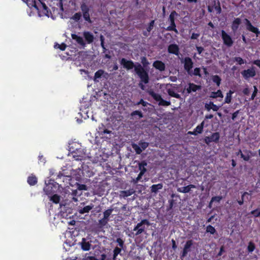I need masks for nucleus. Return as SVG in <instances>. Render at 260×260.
<instances>
[{
    "instance_id": "1",
    "label": "nucleus",
    "mask_w": 260,
    "mask_h": 260,
    "mask_svg": "<svg viewBox=\"0 0 260 260\" xmlns=\"http://www.w3.org/2000/svg\"><path fill=\"white\" fill-rule=\"evenodd\" d=\"M135 71L141 79V81L147 84L149 82V78L148 72L139 63L136 64Z\"/></svg>"
},
{
    "instance_id": "2",
    "label": "nucleus",
    "mask_w": 260,
    "mask_h": 260,
    "mask_svg": "<svg viewBox=\"0 0 260 260\" xmlns=\"http://www.w3.org/2000/svg\"><path fill=\"white\" fill-rule=\"evenodd\" d=\"M150 225V223L148 220H142L141 222L137 223L134 229V231H136L135 235L137 236L144 233L146 227L149 226Z\"/></svg>"
},
{
    "instance_id": "3",
    "label": "nucleus",
    "mask_w": 260,
    "mask_h": 260,
    "mask_svg": "<svg viewBox=\"0 0 260 260\" xmlns=\"http://www.w3.org/2000/svg\"><path fill=\"white\" fill-rule=\"evenodd\" d=\"M113 210V208H109L103 212V217L99 220V225L100 228H103L108 224L110 216Z\"/></svg>"
},
{
    "instance_id": "4",
    "label": "nucleus",
    "mask_w": 260,
    "mask_h": 260,
    "mask_svg": "<svg viewBox=\"0 0 260 260\" xmlns=\"http://www.w3.org/2000/svg\"><path fill=\"white\" fill-rule=\"evenodd\" d=\"M177 15L176 11H174L172 12L169 16V20L170 22L171 25L168 26L166 30L168 31H174L176 33H178V30L176 28V25L175 23V17Z\"/></svg>"
},
{
    "instance_id": "5",
    "label": "nucleus",
    "mask_w": 260,
    "mask_h": 260,
    "mask_svg": "<svg viewBox=\"0 0 260 260\" xmlns=\"http://www.w3.org/2000/svg\"><path fill=\"white\" fill-rule=\"evenodd\" d=\"M241 74L246 80L250 77H253L256 75L255 68L252 67L250 69L244 70L241 72Z\"/></svg>"
},
{
    "instance_id": "6",
    "label": "nucleus",
    "mask_w": 260,
    "mask_h": 260,
    "mask_svg": "<svg viewBox=\"0 0 260 260\" xmlns=\"http://www.w3.org/2000/svg\"><path fill=\"white\" fill-rule=\"evenodd\" d=\"M120 64L123 67L127 70H129L134 68L135 69L136 64L132 60H126L124 58H122L120 61Z\"/></svg>"
},
{
    "instance_id": "7",
    "label": "nucleus",
    "mask_w": 260,
    "mask_h": 260,
    "mask_svg": "<svg viewBox=\"0 0 260 260\" xmlns=\"http://www.w3.org/2000/svg\"><path fill=\"white\" fill-rule=\"evenodd\" d=\"M184 63V69L190 74V71L193 67V62L192 59L189 57H186L184 58L183 61H181Z\"/></svg>"
},
{
    "instance_id": "8",
    "label": "nucleus",
    "mask_w": 260,
    "mask_h": 260,
    "mask_svg": "<svg viewBox=\"0 0 260 260\" xmlns=\"http://www.w3.org/2000/svg\"><path fill=\"white\" fill-rule=\"evenodd\" d=\"M221 37L224 44L228 47L232 46L233 41H232L231 37L224 30L221 31Z\"/></svg>"
},
{
    "instance_id": "9",
    "label": "nucleus",
    "mask_w": 260,
    "mask_h": 260,
    "mask_svg": "<svg viewBox=\"0 0 260 260\" xmlns=\"http://www.w3.org/2000/svg\"><path fill=\"white\" fill-rule=\"evenodd\" d=\"M32 6L38 11L39 16L41 17L42 16L41 12L44 7V3L42 2L40 0L32 1Z\"/></svg>"
},
{
    "instance_id": "10",
    "label": "nucleus",
    "mask_w": 260,
    "mask_h": 260,
    "mask_svg": "<svg viewBox=\"0 0 260 260\" xmlns=\"http://www.w3.org/2000/svg\"><path fill=\"white\" fill-rule=\"evenodd\" d=\"M245 21L246 22L245 24L246 26V28L248 30L255 34L256 36H258V35L260 34V31L258 30V29L253 26L247 19H245Z\"/></svg>"
},
{
    "instance_id": "11",
    "label": "nucleus",
    "mask_w": 260,
    "mask_h": 260,
    "mask_svg": "<svg viewBox=\"0 0 260 260\" xmlns=\"http://www.w3.org/2000/svg\"><path fill=\"white\" fill-rule=\"evenodd\" d=\"M192 245V241L191 240H188L186 242L181 256V258L186 256L187 253L190 251Z\"/></svg>"
},
{
    "instance_id": "12",
    "label": "nucleus",
    "mask_w": 260,
    "mask_h": 260,
    "mask_svg": "<svg viewBox=\"0 0 260 260\" xmlns=\"http://www.w3.org/2000/svg\"><path fill=\"white\" fill-rule=\"evenodd\" d=\"M108 76V73L105 72L103 70H99L95 73L93 80L95 82H99L98 79L101 78L102 76L107 78Z\"/></svg>"
},
{
    "instance_id": "13",
    "label": "nucleus",
    "mask_w": 260,
    "mask_h": 260,
    "mask_svg": "<svg viewBox=\"0 0 260 260\" xmlns=\"http://www.w3.org/2000/svg\"><path fill=\"white\" fill-rule=\"evenodd\" d=\"M153 67L160 72L165 70L166 66L164 62L160 60H156L153 63Z\"/></svg>"
},
{
    "instance_id": "14",
    "label": "nucleus",
    "mask_w": 260,
    "mask_h": 260,
    "mask_svg": "<svg viewBox=\"0 0 260 260\" xmlns=\"http://www.w3.org/2000/svg\"><path fill=\"white\" fill-rule=\"evenodd\" d=\"M83 36L87 43L91 44L93 42L94 38L91 32L89 31H84L83 32Z\"/></svg>"
},
{
    "instance_id": "15",
    "label": "nucleus",
    "mask_w": 260,
    "mask_h": 260,
    "mask_svg": "<svg viewBox=\"0 0 260 260\" xmlns=\"http://www.w3.org/2000/svg\"><path fill=\"white\" fill-rule=\"evenodd\" d=\"M135 192V191L134 189H129L127 190H121L119 192V197L122 198H125L126 197H129Z\"/></svg>"
},
{
    "instance_id": "16",
    "label": "nucleus",
    "mask_w": 260,
    "mask_h": 260,
    "mask_svg": "<svg viewBox=\"0 0 260 260\" xmlns=\"http://www.w3.org/2000/svg\"><path fill=\"white\" fill-rule=\"evenodd\" d=\"M189 87L186 89L188 93H190L191 92H196L198 90L201 89V86L197 85L193 83H189L188 84Z\"/></svg>"
},
{
    "instance_id": "17",
    "label": "nucleus",
    "mask_w": 260,
    "mask_h": 260,
    "mask_svg": "<svg viewBox=\"0 0 260 260\" xmlns=\"http://www.w3.org/2000/svg\"><path fill=\"white\" fill-rule=\"evenodd\" d=\"M80 245L82 249L84 251H88L90 249V243L89 242H87L85 238L82 239Z\"/></svg>"
},
{
    "instance_id": "18",
    "label": "nucleus",
    "mask_w": 260,
    "mask_h": 260,
    "mask_svg": "<svg viewBox=\"0 0 260 260\" xmlns=\"http://www.w3.org/2000/svg\"><path fill=\"white\" fill-rule=\"evenodd\" d=\"M168 52L170 53L178 55L179 53L178 46L176 44H171L168 47Z\"/></svg>"
},
{
    "instance_id": "19",
    "label": "nucleus",
    "mask_w": 260,
    "mask_h": 260,
    "mask_svg": "<svg viewBox=\"0 0 260 260\" xmlns=\"http://www.w3.org/2000/svg\"><path fill=\"white\" fill-rule=\"evenodd\" d=\"M196 188L195 185L190 184L187 186L183 187L181 188H178L177 189V191L180 192L187 193L190 191L191 188Z\"/></svg>"
},
{
    "instance_id": "20",
    "label": "nucleus",
    "mask_w": 260,
    "mask_h": 260,
    "mask_svg": "<svg viewBox=\"0 0 260 260\" xmlns=\"http://www.w3.org/2000/svg\"><path fill=\"white\" fill-rule=\"evenodd\" d=\"M72 38L73 40H76V42L82 46H85L86 44L82 37L78 36L75 34H72Z\"/></svg>"
},
{
    "instance_id": "21",
    "label": "nucleus",
    "mask_w": 260,
    "mask_h": 260,
    "mask_svg": "<svg viewBox=\"0 0 260 260\" xmlns=\"http://www.w3.org/2000/svg\"><path fill=\"white\" fill-rule=\"evenodd\" d=\"M205 107L208 111L212 109L214 111H217L218 110L220 107L214 105L213 102H210L209 104H205Z\"/></svg>"
},
{
    "instance_id": "22",
    "label": "nucleus",
    "mask_w": 260,
    "mask_h": 260,
    "mask_svg": "<svg viewBox=\"0 0 260 260\" xmlns=\"http://www.w3.org/2000/svg\"><path fill=\"white\" fill-rule=\"evenodd\" d=\"M162 187L163 186L161 183L153 185L150 187L151 191L152 193H156L159 190L162 188Z\"/></svg>"
},
{
    "instance_id": "23",
    "label": "nucleus",
    "mask_w": 260,
    "mask_h": 260,
    "mask_svg": "<svg viewBox=\"0 0 260 260\" xmlns=\"http://www.w3.org/2000/svg\"><path fill=\"white\" fill-rule=\"evenodd\" d=\"M93 207V205H88L84 207L83 208L79 209L78 212L80 214H84L86 213H88L90 210H91Z\"/></svg>"
},
{
    "instance_id": "24",
    "label": "nucleus",
    "mask_w": 260,
    "mask_h": 260,
    "mask_svg": "<svg viewBox=\"0 0 260 260\" xmlns=\"http://www.w3.org/2000/svg\"><path fill=\"white\" fill-rule=\"evenodd\" d=\"M241 20L239 18H237L234 20V21L233 22L232 26V29L234 31L237 30V29H238L239 25L241 23Z\"/></svg>"
},
{
    "instance_id": "25",
    "label": "nucleus",
    "mask_w": 260,
    "mask_h": 260,
    "mask_svg": "<svg viewBox=\"0 0 260 260\" xmlns=\"http://www.w3.org/2000/svg\"><path fill=\"white\" fill-rule=\"evenodd\" d=\"M149 95H150L155 101L160 102L162 99L161 95L158 93L154 92L153 91H150L149 92Z\"/></svg>"
},
{
    "instance_id": "26",
    "label": "nucleus",
    "mask_w": 260,
    "mask_h": 260,
    "mask_svg": "<svg viewBox=\"0 0 260 260\" xmlns=\"http://www.w3.org/2000/svg\"><path fill=\"white\" fill-rule=\"evenodd\" d=\"M147 163L144 161L139 163V169L140 170V173H142L143 175L146 172V169L145 168V167L147 166Z\"/></svg>"
},
{
    "instance_id": "27",
    "label": "nucleus",
    "mask_w": 260,
    "mask_h": 260,
    "mask_svg": "<svg viewBox=\"0 0 260 260\" xmlns=\"http://www.w3.org/2000/svg\"><path fill=\"white\" fill-rule=\"evenodd\" d=\"M210 97L211 98H216L217 97H220L222 98L223 95L220 90H217V92H212L210 95Z\"/></svg>"
},
{
    "instance_id": "28",
    "label": "nucleus",
    "mask_w": 260,
    "mask_h": 260,
    "mask_svg": "<svg viewBox=\"0 0 260 260\" xmlns=\"http://www.w3.org/2000/svg\"><path fill=\"white\" fill-rule=\"evenodd\" d=\"M167 92H168V94L170 96H171L172 97H174V98H176L179 99H181V96L179 94L175 93L173 90H172L171 89H168L167 90Z\"/></svg>"
},
{
    "instance_id": "29",
    "label": "nucleus",
    "mask_w": 260,
    "mask_h": 260,
    "mask_svg": "<svg viewBox=\"0 0 260 260\" xmlns=\"http://www.w3.org/2000/svg\"><path fill=\"white\" fill-rule=\"evenodd\" d=\"M27 182L30 185H35L37 182L36 177L35 176H29L28 178Z\"/></svg>"
},
{
    "instance_id": "30",
    "label": "nucleus",
    "mask_w": 260,
    "mask_h": 260,
    "mask_svg": "<svg viewBox=\"0 0 260 260\" xmlns=\"http://www.w3.org/2000/svg\"><path fill=\"white\" fill-rule=\"evenodd\" d=\"M203 126H204V122H202L200 125H198L196 127L195 131L192 134H193L194 135H197L198 134L201 133L203 131Z\"/></svg>"
},
{
    "instance_id": "31",
    "label": "nucleus",
    "mask_w": 260,
    "mask_h": 260,
    "mask_svg": "<svg viewBox=\"0 0 260 260\" xmlns=\"http://www.w3.org/2000/svg\"><path fill=\"white\" fill-rule=\"evenodd\" d=\"M132 148L135 150L136 152L138 154H140L142 152V149L141 148L140 146L138 145L135 143H133L132 144Z\"/></svg>"
},
{
    "instance_id": "32",
    "label": "nucleus",
    "mask_w": 260,
    "mask_h": 260,
    "mask_svg": "<svg viewBox=\"0 0 260 260\" xmlns=\"http://www.w3.org/2000/svg\"><path fill=\"white\" fill-rule=\"evenodd\" d=\"M219 138V134L218 133H213L210 137V139L213 142H217L218 141Z\"/></svg>"
},
{
    "instance_id": "33",
    "label": "nucleus",
    "mask_w": 260,
    "mask_h": 260,
    "mask_svg": "<svg viewBox=\"0 0 260 260\" xmlns=\"http://www.w3.org/2000/svg\"><path fill=\"white\" fill-rule=\"evenodd\" d=\"M213 81L215 83L217 86H219L221 82V79L218 75L213 76L212 77Z\"/></svg>"
},
{
    "instance_id": "34",
    "label": "nucleus",
    "mask_w": 260,
    "mask_h": 260,
    "mask_svg": "<svg viewBox=\"0 0 260 260\" xmlns=\"http://www.w3.org/2000/svg\"><path fill=\"white\" fill-rule=\"evenodd\" d=\"M141 61L143 64V67L144 68L149 64V62L147 60L146 57L143 56L141 58Z\"/></svg>"
},
{
    "instance_id": "35",
    "label": "nucleus",
    "mask_w": 260,
    "mask_h": 260,
    "mask_svg": "<svg viewBox=\"0 0 260 260\" xmlns=\"http://www.w3.org/2000/svg\"><path fill=\"white\" fill-rule=\"evenodd\" d=\"M121 251V249L120 248H119L118 247H116L113 251L114 254H113V259L115 260L116 258V256L118 254H119Z\"/></svg>"
},
{
    "instance_id": "36",
    "label": "nucleus",
    "mask_w": 260,
    "mask_h": 260,
    "mask_svg": "<svg viewBox=\"0 0 260 260\" xmlns=\"http://www.w3.org/2000/svg\"><path fill=\"white\" fill-rule=\"evenodd\" d=\"M51 201H52L54 203H58L59 202L60 198L59 196H58L57 194H54L53 196L50 197Z\"/></svg>"
},
{
    "instance_id": "37",
    "label": "nucleus",
    "mask_w": 260,
    "mask_h": 260,
    "mask_svg": "<svg viewBox=\"0 0 260 260\" xmlns=\"http://www.w3.org/2000/svg\"><path fill=\"white\" fill-rule=\"evenodd\" d=\"M41 14L42 15H45L47 16L48 17H49L48 7L46 6V5L44 3V7H43V9H42Z\"/></svg>"
},
{
    "instance_id": "38",
    "label": "nucleus",
    "mask_w": 260,
    "mask_h": 260,
    "mask_svg": "<svg viewBox=\"0 0 260 260\" xmlns=\"http://www.w3.org/2000/svg\"><path fill=\"white\" fill-rule=\"evenodd\" d=\"M255 246L254 244L252 242H249L248 245L247 247L248 251L249 252H252L255 249Z\"/></svg>"
},
{
    "instance_id": "39",
    "label": "nucleus",
    "mask_w": 260,
    "mask_h": 260,
    "mask_svg": "<svg viewBox=\"0 0 260 260\" xmlns=\"http://www.w3.org/2000/svg\"><path fill=\"white\" fill-rule=\"evenodd\" d=\"M233 93V92L231 90H230L229 92L226 93V95L225 99V103H230L231 101V95Z\"/></svg>"
},
{
    "instance_id": "40",
    "label": "nucleus",
    "mask_w": 260,
    "mask_h": 260,
    "mask_svg": "<svg viewBox=\"0 0 260 260\" xmlns=\"http://www.w3.org/2000/svg\"><path fill=\"white\" fill-rule=\"evenodd\" d=\"M206 232L214 234L216 232V230L213 226L209 225L207 226Z\"/></svg>"
},
{
    "instance_id": "41",
    "label": "nucleus",
    "mask_w": 260,
    "mask_h": 260,
    "mask_svg": "<svg viewBox=\"0 0 260 260\" xmlns=\"http://www.w3.org/2000/svg\"><path fill=\"white\" fill-rule=\"evenodd\" d=\"M81 9L82 13L89 12V8L85 3L81 5Z\"/></svg>"
},
{
    "instance_id": "42",
    "label": "nucleus",
    "mask_w": 260,
    "mask_h": 260,
    "mask_svg": "<svg viewBox=\"0 0 260 260\" xmlns=\"http://www.w3.org/2000/svg\"><path fill=\"white\" fill-rule=\"evenodd\" d=\"M139 146L142 149V151L145 150L149 145V143L145 142H140L139 143Z\"/></svg>"
},
{
    "instance_id": "43",
    "label": "nucleus",
    "mask_w": 260,
    "mask_h": 260,
    "mask_svg": "<svg viewBox=\"0 0 260 260\" xmlns=\"http://www.w3.org/2000/svg\"><path fill=\"white\" fill-rule=\"evenodd\" d=\"M158 105L160 106H168L171 105V103L169 101H165L162 99L159 102Z\"/></svg>"
},
{
    "instance_id": "44",
    "label": "nucleus",
    "mask_w": 260,
    "mask_h": 260,
    "mask_svg": "<svg viewBox=\"0 0 260 260\" xmlns=\"http://www.w3.org/2000/svg\"><path fill=\"white\" fill-rule=\"evenodd\" d=\"M251 214L253 215L254 216L257 217H260V208L256 209L254 210H253L251 212Z\"/></svg>"
},
{
    "instance_id": "45",
    "label": "nucleus",
    "mask_w": 260,
    "mask_h": 260,
    "mask_svg": "<svg viewBox=\"0 0 260 260\" xmlns=\"http://www.w3.org/2000/svg\"><path fill=\"white\" fill-rule=\"evenodd\" d=\"M83 16L84 19L89 23H91L89 12L83 13Z\"/></svg>"
},
{
    "instance_id": "46",
    "label": "nucleus",
    "mask_w": 260,
    "mask_h": 260,
    "mask_svg": "<svg viewBox=\"0 0 260 260\" xmlns=\"http://www.w3.org/2000/svg\"><path fill=\"white\" fill-rule=\"evenodd\" d=\"M54 48H59L61 50H64L66 48V45L64 43L61 44V45H59L58 44H56L54 45Z\"/></svg>"
},
{
    "instance_id": "47",
    "label": "nucleus",
    "mask_w": 260,
    "mask_h": 260,
    "mask_svg": "<svg viewBox=\"0 0 260 260\" xmlns=\"http://www.w3.org/2000/svg\"><path fill=\"white\" fill-rule=\"evenodd\" d=\"M131 115L132 116H134L135 115H138L139 118H142L143 117V114L141 111H133L131 114Z\"/></svg>"
},
{
    "instance_id": "48",
    "label": "nucleus",
    "mask_w": 260,
    "mask_h": 260,
    "mask_svg": "<svg viewBox=\"0 0 260 260\" xmlns=\"http://www.w3.org/2000/svg\"><path fill=\"white\" fill-rule=\"evenodd\" d=\"M81 17V14L80 13H76L74 16L72 17V19L75 20V21H78Z\"/></svg>"
},
{
    "instance_id": "49",
    "label": "nucleus",
    "mask_w": 260,
    "mask_h": 260,
    "mask_svg": "<svg viewBox=\"0 0 260 260\" xmlns=\"http://www.w3.org/2000/svg\"><path fill=\"white\" fill-rule=\"evenodd\" d=\"M234 60L237 61L239 64H242L245 63L244 60L240 57H236L234 58Z\"/></svg>"
},
{
    "instance_id": "50",
    "label": "nucleus",
    "mask_w": 260,
    "mask_h": 260,
    "mask_svg": "<svg viewBox=\"0 0 260 260\" xmlns=\"http://www.w3.org/2000/svg\"><path fill=\"white\" fill-rule=\"evenodd\" d=\"M253 88H254V91H253V93L252 94L251 97L250 98L251 100H254V99L256 96V95L257 94V91H258L257 87L255 86H253Z\"/></svg>"
},
{
    "instance_id": "51",
    "label": "nucleus",
    "mask_w": 260,
    "mask_h": 260,
    "mask_svg": "<svg viewBox=\"0 0 260 260\" xmlns=\"http://www.w3.org/2000/svg\"><path fill=\"white\" fill-rule=\"evenodd\" d=\"M222 198L221 197H214L211 199L210 201V204H212L213 202H219L221 200Z\"/></svg>"
},
{
    "instance_id": "52",
    "label": "nucleus",
    "mask_w": 260,
    "mask_h": 260,
    "mask_svg": "<svg viewBox=\"0 0 260 260\" xmlns=\"http://www.w3.org/2000/svg\"><path fill=\"white\" fill-rule=\"evenodd\" d=\"M77 188L79 190H87V187L84 184H80L78 183L77 184Z\"/></svg>"
},
{
    "instance_id": "53",
    "label": "nucleus",
    "mask_w": 260,
    "mask_h": 260,
    "mask_svg": "<svg viewBox=\"0 0 260 260\" xmlns=\"http://www.w3.org/2000/svg\"><path fill=\"white\" fill-rule=\"evenodd\" d=\"M116 242L118 243L119 246L121 248H123L124 246V241L120 238H117L116 240Z\"/></svg>"
},
{
    "instance_id": "54",
    "label": "nucleus",
    "mask_w": 260,
    "mask_h": 260,
    "mask_svg": "<svg viewBox=\"0 0 260 260\" xmlns=\"http://www.w3.org/2000/svg\"><path fill=\"white\" fill-rule=\"evenodd\" d=\"M240 155L241 157L244 160H248L249 159V156L248 155H244L242 153V151L240 150Z\"/></svg>"
},
{
    "instance_id": "55",
    "label": "nucleus",
    "mask_w": 260,
    "mask_h": 260,
    "mask_svg": "<svg viewBox=\"0 0 260 260\" xmlns=\"http://www.w3.org/2000/svg\"><path fill=\"white\" fill-rule=\"evenodd\" d=\"M193 75L196 76H199V77H201V75L200 74V68H196L194 69L193 71Z\"/></svg>"
},
{
    "instance_id": "56",
    "label": "nucleus",
    "mask_w": 260,
    "mask_h": 260,
    "mask_svg": "<svg viewBox=\"0 0 260 260\" xmlns=\"http://www.w3.org/2000/svg\"><path fill=\"white\" fill-rule=\"evenodd\" d=\"M154 20H152L150 22L149 26L147 28V30L149 32L152 29L153 26H154Z\"/></svg>"
},
{
    "instance_id": "57",
    "label": "nucleus",
    "mask_w": 260,
    "mask_h": 260,
    "mask_svg": "<svg viewBox=\"0 0 260 260\" xmlns=\"http://www.w3.org/2000/svg\"><path fill=\"white\" fill-rule=\"evenodd\" d=\"M52 184H49V185H47L44 188V191H45L46 192V194H48L49 193V190H50V188H52Z\"/></svg>"
},
{
    "instance_id": "58",
    "label": "nucleus",
    "mask_w": 260,
    "mask_h": 260,
    "mask_svg": "<svg viewBox=\"0 0 260 260\" xmlns=\"http://www.w3.org/2000/svg\"><path fill=\"white\" fill-rule=\"evenodd\" d=\"M247 194H248V193L247 192H245L242 194L241 200H240V201H238V203H239V205H242L243 204V202H244V197L245 196H246Z\"/></svg>"
},
{
    "instance_id": "59",
    "label": "nucleus",
    "mask_w": 260,
    "mask_h": 260,
    "mask_svg": "<svg viewBox=\"0 0 260 260\" xmlns=\"http://www.w3.org/2000/svg\"><path fill=\"white\" fill-rule=\"evenodd\" d=\"M142 176H143L142 173H139V174L138 175V176L136 178V179L134 180V181H133L134 183H137L138 182V181H139L141 179Z\"/></svg>"
},
{
    "instance_id": "60",
    "label": "nucleus",
    "mask_w": 260,
    "mask_h": 260,
    "mask_svg": "<svg viewBox=\"0 0 260 260\" xmlns=\"http://www.w3.org/2000/svg\"><path fill=\"white\" fill-rule=\"evenodd\" d=\"M147 103L146 102H145L143 100L141 99L140 102H139L137 105H139L140 104H142L143 106L145 107L147 105Z\"/></svg>"
},
{
    "instance_id": "61",
    "label": "nucleus",
    "mask_w": 260,
    "mask_h": 260,
    "mask_svg": "<svg viewBox=\"0 0 260 260\" xmlns=\"http://www.w3.org/2000/svg\"><path fill=\"white\" fill-rule=\"evenodd\" d=\"M239 113V110H237L233 114L232 117V120H234L235 119V118L238 116Z\"/></svg>"
},
{
    "instance_id": "62",
    "label": "nucleus",
    "mask_w": 260,
    "mask_h": 260,
    "mask_svg": "<svg viewBox=\"0 0 260 260\" xmlns=\"http://www.w3.org/2000/svg\"><path fill=\"white\" fill-rule=\"evenodd\" d=\"M243 93L245 95H249V94L250 93L249 89L248 88H245V89H243Z\"/></svg>"
},
{
    "instance_id": "63",
    "label": "nucleus",
    "mask_w": 260,
    "mask_h": 260,
    "mask_svg": "<svg viewBox=\"0 0 260 260\" xmlns=\"http://www.w3.org/2000/svg\"><path fill=\"white\" fill-rule=\"evenodd\" d=\"M200 36L199 34L192 33L191 39H197Z\"/></svg>"
},
{
    "instance_id": "64",
    "label": "nucleus",
    "mask_w": 260,
    "mask_h": 260,
    "mask_svg": "<svg viewBox=\"0 0 260 260\" xmlns=\"http://www.w3.org/2000/svg\"><path fill=\"white\" fill-rule=\"evenodd\" d=\"M85 260H99L94 256H87Z\"/></svg>"
}]
</instances>
